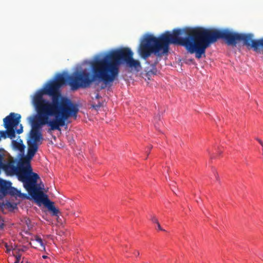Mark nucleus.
Returning <instances> with one entry per match:
<instances>
[{
    "label": "nucleus",
    "mask_w": 263,
    "mask_h": 263,
    "mask_svg": "<svg viewBox=\"0 0 263 263\" xmlns=\"http://www.w3.org/2000/svg\"><path fill=\"white\" fill-rule=\"evenodd\" d=\"M148 148L149 150H151L153 148V146L150 145Z\"/></svg>",
    "instance_id": "nucleus-24"
},
{
    "label": "nucleus",
    "mask_w": 263,
    "mask_h": 263,
    "mask_svg": "<svg viewBox=\"0 0 263 263\" xmlns=\"http://www.w3.org/2000/svg\"><path fill=\"white\" fill-rule=\"evenodd\" d=\"M15 188L11 187V183L10 181H6L0 178V193L4 195L10 194L14 195L15 193L13 190Z\"/></svg>",
    "instance_id": "nucleus-9"
},
{
    "label": "nucleus",
    "mask_w": 263,
    "mask_h": 263,
    "mask_svg": "<svg viewBox=\"0 0 263 263\" xmlns=\"http://www.w3.org/2000/svg\"><path fill=\"white\" fill-rule=\"evenodd\" d=\"M47 257V256H45V255L43 256V258H46Z\"/></svg>",
    "instance_id": "nucleus-25"
},
{
    "label": "nucleus",
    "mask_w": 263,
    "mask_h": 263,
    "mask_svg": "<svg viewBox=\"0 0 263 263\" xmlns=\"http://www.w3.org/2000/svg\"><path fill=\"white\" fill-rule=\"evenodd\" d=\"M240 41L249 48H253L256 52H260L263 50V38L258 40H253V35L251 33L240 34Z\"/></svg>",
    "instance_id": "nucleus-7"
},
{
    "label": "nucleus",
    "mask_w": 263,
    "mask_h": 263,
    "mask_svg": "<svg viewBox=\"0 0 263 263\" xmlns=\"http://www.w3.org/2000/svg\"><path fill=\"white\" fill-rule=\"evenodd\" d=\"M4 132H5V130H0V141L2 140V138H3L4 139H5L7 138H9V136L8 135V134H7V133H5L4 134L3 133V132L4 133Z\"/></svg>",
    "instance_id": "nucleus-15"
},
{
    "label": "nucleus",
    "mask_w": 263,
    "mask_h": 263,
    "mask_svg": "<svg viewBox=\"0 0 263 263\" xmlns=\"http://www.w3.org/2000/svg\"><path fill=\"white\" fill-rule=\"evenodd\" d=\"M151 220L153 222L155 223L156 224L159 223L158 219L156 218V217L155 215L151 216Z\"/></svg>",
    "instance_id": "nucleus-16"
},
{
    "label": "nucleus",
    "mask_w": 263,
    "mask_h": 263,
    "mask_svg": "<svg viewBox=\"0 0 263 263\" xmlns=\"http://www.w3.org/2000/svg\"><path fill=\"white\" fill-rule=\"evenodd\" d=\"M147 155H148L149 154V152H147Z\"/></svg>",
    "instance_id": "nucleus-26"
},
{
    "label": "nucleus",
    "mask_w": 263,
    "mask_h": 263,
    "mask_svg": "<svg viewBox=\"0 0 263 263\" xmlns=\"http://www.w3.org/2000/svg\"><path fill=\"white\" fill-rule=\"evenodd\" d=\"M4 206L10 210H13L16 208V204L14 203H12L8 201H6L5 203H3Z\"/></svg>",
    "instance_id": "nucleus-12"
},
{
    "label": "nucleus",
    "mask_w": 263,
    "mask_h": 263,
    "mask_svg": "<svg viewBox=\"0 0 263 263\" xmlns=\"http://www.w3.org/2000/svg\"><path fill=\"white\" fill-rule=\"evenodd\" d=\"M133 55V52L128 48L112 49L103 58L91 63L92 76L85 71H77L71 75L58 73L54 80L50 81L43 89L36 91L34 96H40L42 100H45L43 95L49 96L51 101H48V103L73 115L76 119L79 110L78 105L67 98L63 97L60 88L66 83L72 90L86 88L97 79L102 81L106 86H111L118 79L121 64L126 63L128 67L137 71L141 68L140 62L134 60Z\"/></svg>",
    "instance_id": "nucleus-1"
},
{
    "label": "nucleus",
    "mask_w": 263,
    "mask_h": 263,
    "mask_svg": "<svg viewBox=\"0 0 263 263\" xmlns=\"http://www.w3.org/2000/svg\"><path fill=\"white\" fill-rule=\"evenodd\" d=\"M157 224L158 229L159 230L163 231H165V230L161 228V226H160V224L159 222V223H158Z\"/></svg>",
    "instance_id": "nucleus-20"
},
{
    "label": "nucleus",
    "mask_w": 263,
    "mask_h": 263,
    "mask_svg": "<svg viewBox=\"0 0 263 263\" xmlns=\"http://www.w3.org/2000/svg\"><path fill=\"white\" fill-rule=\"evenodd\" d=\"M256 140L260 143V144L262 146L261 148H262V155H263V141L258 138H256Z\"/></svg>",
    "instance_id": "nucleus-18"
},
{
    "label": "nucleus",
    "mask_w": 263,
    "mask_h": 263,
    "mask_svg": "<svg viewBox=\"0 0 263 263\" xmlns=\"http://www.w3.org/2000/svg\"><path fill=\"white\" fill-rule=\"evenodd\" d=\"M30 139L28 141L30 142H34L35 143H41L40 141L43 140L42 135L40 130H31L30 135Z\"/></svg>",
    "instance_id": "nucleus-10"
},
{
    "label": "nucleus",
    "mask_w": 263,
    "mask_h": 263,
    "mask_svg": "<svg viewBox=\"0 0 263 263\" xmlns=\"http://www.w3.org/2000/svg\"><path fill=\"white\" fill-rule=\"evenodd\" d=\"M2 170L7 175H16L18 180L23 183L28 193L36 185L39 178V176L36 173L29 171V168L22 160L17 165L14 160H10L7 163L4 164Z\"/></svg>",
    "instance_id": "nucleus-4"
},
{
    "label": "nucleus",
    "mask_w": 263,
    "mask_h": 263,
    "mask_svg": "<svg viewBox=\"0 0 263 263\" xmlns=\"http://www.w3.org/2000/svg\"><path fill=\"white\" fill-rule=\"evenodd\" d=\"M158 63V60L157 59L156 60V61H155L154 63L153 64H152V66H155Z\"/></svg>",
    "instance_id": "nucleus-21"
},
{
    "label": "nucleus",
    "mask_w": 263,
    "mask_h": 263,
    "mask_svg": "<svg viewBox=\"0 0 263 263\" xmlns=\"http://www.w3.org/2000/svg\"><path fill=\"white\" fill-rule=\"evenodd\" d=\"M12 144L14 149L18 150L21 152L24 151L25 145L23 144V141L21 139L18 141L13 140Z\"/></svg>",
    "instance_id": "nucleus-11"
},
{
    "label": "nucleus",
    "mask_w": 263,
    "mask_h": 263,
    "mask_svg": "<svg viewBox=\"0 0 263 263\" xmlns=\"http://www.w3.org/2000/svg\"><path fill=\"white\" fill-rule=\"evenodd\" d=\"M28 194L37 202H42L48 209L52 216H58L60 211L54 205V202L51 201L47 195L41 190L39 185L36 184L29 192Z\"/></svg>",
    "instance_id": "nucleus-6"
},
{
    "label": "nucleus",
    "mask_w": 263,
    "mask_h": 263,
    "mask_svg": "<svg viewBox=\"0 0 263 263\" xmlns=\"http://www.w3.org/2000/svg\"><path fill=\"white\" fill-rule=\"evenodd\" d=\"M35 240L40 244V245L44 249H45V245H44V243H43V240L42 239L39 237V236H36L35 237Z\"/></svg>",
    "instance_id": "nucleus-14"
},
{
    "label": "nucleus",
    "mask_w": 263,
    "mask_h": 263,
    "mask_svg": "<svg viewBox=\"0 0 263 263\" xmlns=\"http://www.w3.org/2000/svg\"><path fill=\"white\" fill-rule=\"evenodd\" d=\"M101 106V104L99 103L97 104H92L91 107L96 110L98 109Z\"/></svg>",
    "instance_id": "nucleus-17"
},
{
    "label": "nucleus",
    "mask_w": 263,
    "mask_h": 263,
    "mask_svg": "<svg viewBox=\"0 0 263 263\" xmlns=\"http://www.w3.org/2000/svg\"><path fill=\"white\" fill-rule=\"evenodd\" d=\"M96 99H99L100 98V96L99 94H97L96 96Z\"/></svg>",
    "instance_id": "nucleus-23"
},
{
    "label": "nucleus",
    "mask_w": 263,
    "mask_h": 263,
    "mask_svg": "<svg viewBox=\"0 0 263 263\" xmlns=\"http://www.w3.org/2000/svg\"><path fill=\"white\" fill-rule=\"evenodd\" d=\"M240 34L228 29H217L203 27L174 29L171 33L166 31L156 37L147 35L142 41L139 46V53L144 60L152 53L158 57L167 54L170 44L184 47L190 53H195L199 59L205 57V50L217 40L223 39L228 45L236 46L240 41Z\"/></svg>",
    "instance_id": "nucleus-2"
},
{
    "label": "nucleus",
    "mask_w": 263,
    "mask_h": 263,
    "mask_svg": "<svg viewBox=\"0 0 263 263\" xmlns=\"http://www.w3.org/2000/svg\"><path fill=\"white\" fill-rule=\"evenodd\" d=\"M13 191H14V192L16 193L14 194V195H16L18 196V197H21L22 198H24V199H28L29 198L28 196L26 194L21 193L20 191H18L16 189H14Z\"/></svg>",
    "instance_id": "nucleus-13"
},
{
    "label": "nucleus",
    "mask_w": 263,
    "mask_h": 263,
    "mask_svg": "<svg viewBox=\"0 0 263 263\" xmlns=\"http://www.w3.org/2000/svg\"><path fill=\"white\" fill-rule=\"evenodd\" d=\"M21 256L20 255H18L16 256V260L14 263H19L21 260Z\"/></svg>",
    "instance_id": "nucleus-19"
},
{
    "label": "nucleus",
    "mask_w": 263,
    "mask_h": 263,
    "mask_svg": "<svg viewBox=\"0 0 263 263\" xmlns=\"http://www.w3.org/2000/svg\"><path fill=\"white\" fill-rule=\"evenodd\" d=\"M33 105L37 117L32 122L31 130H40L43 125H48L51 130H60V127L65 125L66 121L73 115L48 103L47 100H42L41 97L33 96Z\"/></svg>",
    "instance_id": "nucleus-3"
},
{
    "label": "nucleus",
    "mask_w": 263,
    "mask_h": 263,
    "mask_svg": "<svg viewBox=\"0 0 263 263\" xmlns=\"http://www.w3.org/2000/svg\"><path fill=\"white\" fill-rule=\"evenodd\" d=\"M21 116L20 114L11 112L3 119V125L6 128L5 132L9 136V138L13 139L15 137V133L20 134L23 132V127L20 125V128L16 129V127L21 122Z\"/></svg>",
    "instance_id": "nucleus-5"
},
{
    "label": "nucleus",
    "mask_w": 263,
    "mask_h": 263,
    "mask_svg": "<svg viewBox=\"0 0 263 263\" xmlns=\"http://www.w3.org/2000/svg\"><path fill=\"white\" fill-rule=\"evenodd\" d=\"M134 253L137 256H139L140 254L139 252L138 251H135V252Z\"/></svg>",
    "instance_id": "nucleus-22"
},
{
    "label": "nucleus",
    "mask_w": 263,
    "mask_h": 263,
    "mask_svg": "<svg viewBox=\"0 0 263 263\" xmlns=\"http://www.w3.org/2000/svg\"><path fill=\"white\" fill-rule=\"evenodd\" d=\"M28 151L27 156L21 160L24 162L29 168V171L32 172V168L30 165V160L34 157L38 150L39 143H35L34 142H30L28 141Z\"/></svg>",
    "instance_id": "nucleus-8"
}]
</instances>
